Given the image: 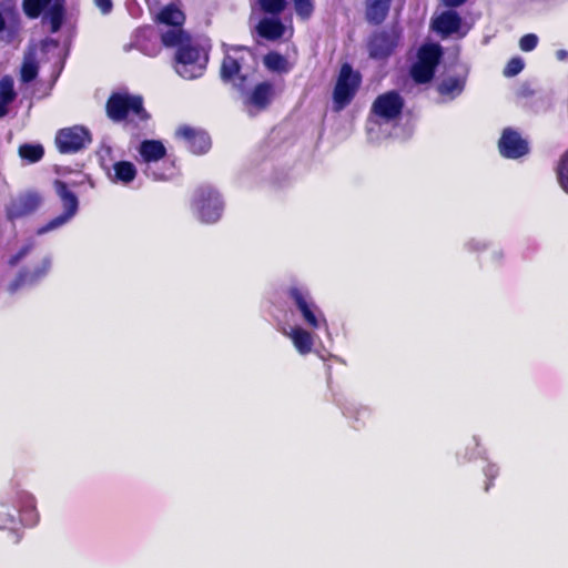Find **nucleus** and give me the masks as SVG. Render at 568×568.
Instances as JSON below:
<instances>
[{
	"label": "nucleus",
	"mask_w": 568,
	"mask_h": 568,
	"mask_svg": "<svg viewBox=\"0 0 568 568\" xmlns=\"http://www.w3.org/2000/svg\"><path fill=\"white\" fill-rule=\"evenodd\" d=\"M223 47L221 78L241 93L244 110L250 115H255L271 103L274 95L273 84L261 82L250 90L257 67L255 54L245 47Z\"/></svg>",
	"instance_id": "nucleus-1"
},
{
	"label": "nucleus",
	"mask_w": 568,
	"mask_h": 568,
	"mask_svg": "<svg viewBox=\"0 0 568 568\" xmlns=\"http://www.w3.org/2000/svg\"><path fill=\"white\" fill-rule=\"evenodd\" d=\"M162 44L175 48L174 70L183 79L193 80L203 75L209 61L206 48L191 38L183 29L162 32Z\"/></svg>",
	"instance_id": "nucleus-2"
},
{
	"label": "nucleus",
	"mask_w": 568,
	"mask_h": 568,
	"mask_svg": "<svg viewBox=\"0 0 568 568\" xmlns=\"http://www.w3.org/2000/svg\"><path fill=\"white\" fill-rule=\"evenodd\" d=\"M9 506H12L13 509L21 514V521L24 525L33 526L38 521L36 499L30 493L26 490H11L0 495V509H8ZM17 525L13 514L0 510V529L8 530L9 540L13 544L20 539Z\"/></svg>",
	"instance_id": "nucleus-3"
},
{
	"label": "nucleus",
	"mask_w": 568,
	"mask_h": 568,
	"mask_svg": "<svg viewBox=\"0 0 568 568\" xmlns=\"http://www.w3.org/2000/svg\"><path fill=\"white\" fill-rule=\"evenodd\" d=\"M404 100L399 93L389 91L376 98L372 105V118L367 122V136L371 142L378 143L386 138L388 125L402 113Z\"/></svg>",
	"instance_id": "nucleus-4"
},
{
	"label": "nucleus",
	"mask_w": 568,
	"mask_h": 568,
	"mask_svg": "<svg viewBox=\"0 0 568 568\" xmlns=\"http://www.w3.org/2000/svg\"><path fill=\"white\" fill-rule=\"evenodd\" d=\"M141 163L144 164L143 173L154 181H166L175 175L173 163L162 161L166 154V149L161 141L144 140L139 149Z\"/></svg>",
	"instance_id": "nucleus-5"
},
{
	"label": "nucleus",
	"mask_w": 568,
	"mask_h": 568,
	"mask_svg": "<svg viewBox=\"0 0 568 568\" xmlns=\"http://www.w3.org/2000/svg\"><path fill=\"white\" fill-rule=\"evenodd\" d=\"M287 295L294 305L301 321L312 331L327 328V320L324 312L315 303L310 290L304 285H292Z\"/></svg>",
	"instance_id": "nucleus-6"
},
{
	"label": "nucleus",
	"mask_w": 568,
	"mask_h": 568,
	"mask_svg": "<svg viewBox=\"0 0 568 568\" xmlns=\"http://www.w3.org/2000/svg\"><path fill=\"white\" fill-rule=\"evenodd\" d=\"M106 112L113 121L125 120L135 125L146 121L149 118L143 108L142 98L128 92L113 93L106 103Z\"/></svg>",
	"instance_id": "nucleus-7"
},
{
	"label": "nucleus",
	"mask_w": 568,
	"mask_h": 568,
	"mask_svg": "<svg viewBox=\"0 0 568 568\" xmlns=\"http://www.w3.org/2000/svg\"><path fill=\"white\" fill-rule=\"evenodd\" d=\"M191 209L199 221L210 224L221 219L224 202L215 189L201 186L193 194Z\"/></svg>",
	"instance_id": "nucleus-8"
},
{
	"label": "nucleus",
	"mask_w": 568,
	"mask_h": 568,
	"mask_svg": "<svg viewBox=\"0 0 568 568\" xmlns=\"http://www.w3.org/2000/svg\"><path fill=\"white\" fill-rule=\"evenodd\" d=\"M443 55L442 47L438 43H426L420 47L417 61L410 69V75L417 83L429 82L435 69Z\"/></svg>",
	"instance_id": "nucleus-9"
},
{
	"label": "nucleus",
	"mask_w": 568,
	"mask_h": 568,
	"mask_svg": "<svg viewBox=\"0 0 568 568\" xmlns=\"http://www.w3.org/2000/svg\"><path fill=\"white\" fill-rule=\"evenodd\" d=\"M23 9L30 18H37L43 12L51 32H57L64 17V0H23Z\"/></svg>",
	"instance_id": "nucleus-10"
},
{
	"label": "nucleus",
	"mask_w": 568,
	"mask_h": 568,
	"mask_svg": "<svg viewBox=\"0 0 568 568\" xmlns=\"http://www.w3.org/2000/svg\"><path fill=\"white\" fill-rule=\"evenodd\" d=\"M55 192L61 199L62 205H63V213L59 216L52 219L49 221L45 225L39 227L36 231L37 235H43L48 232L54 231L64 224H67L71 219L77 214L78 212V197L73 192H71L67 184L61 181H55L54 183Z\"/></svg>",
	"instance_id": "nucleus-11"
},
{
	"label": "nucleus",
	"mask_w": 568,
	"mask_h": 568,
	"mask_svg": "<svg viewBox=\"0 0 568 568\" xmlns=\"http://www.w3.org/2000/svg\"><path fill=\"white\" fill-rule=\"evenodd\" d=\"M361 83V77L349 64H343L333 93L336 110L344 109L354 98Z\"/></svg>",
	"instance_id": "nucleus-12"
},
{
	"label": "nucleus",
	"mask_w": 568,
	"mask_h": 568,
	"mask_svg": "<svg viewBox=\"0 0 568 568\" xmlns=\"http://www.w3.org/2000/svg\"><path fill=\"white\" fill-rule=\"evenodd\" d=\"M159 38H161V32L159 33L153 27H140L132 32L130 42L124 45V50L135 49L144 55L155 57L161 51Z\"/></svg>",
	"instance_id": "nucleus-13"
},
{
	"label": "nucleus",
	"mask_w": 568,
	"mask_h": 568,
	"mask_svg": "<svg viewBox=\"0 0 568 568\" xmlns=\"http://www.w3.org/2000/svg\"><path fill=\"white\" fill-rule=\"evenodd\" d=\"M90 142V132L82 125L61 129L55 136V144L61 153H75Z\"/></svg>",
	"instance_id": "nucleus-14"
},
{
	"label": "nucleus",
	"mask_w": 568,
	"mask_h": 568,
	"mask_svg": "<svg viewBox=\"0 0 568 568\" xmlns=\"http://www.w3.org/2000/svg\"><path fill=\"white\" fill-rule=\"evenodd\" d=\"M42 204V196L34 191H28L12 199L6 207L10 221L24 217L36 212Z\"/></svg>",
	"instance_id": "nucleus-15"
},
{
	"label": "nucleus",
	"mask_w": 568,
	"mask_h": 568,
	"mask_svg": "<svg viewBox=\"0 0 568 568\" xmlns=\"http://www.w3.org/2000/svg\"><path fill=\"white\" fill-rule=\"evenodd\" d=\"M52 266V258L49 255L43 256L32 266L23 268L18 277L10 284V292H16L22 285L34 284L44 278Z\"/></svg>",
	"instance_id": "nucleus-16"
},
{
	"label": "nucleus",
	"mask_w": 568,
	"mask_h": 568,
	"mask_svg": "<svg viewBox=\"0 0 568 568\" xmlns=\"http://www.w3.org/2000/svg\"><path fill=\"white\" fill-rule=\"evenodd\" d=\"M498 146L500 154L507 159H519L529 152L528 141L513 129L504 130Z\"/></svg>",
	"instance_id": "nucleus-17"
},
{
	"label": "nucleus",
	"mask_w": 568,
	"mask_h": 568,
	"mask_svg": "<svg viewBox=\"0 0 568 568\" xmlns=\"http://www.w3.org/2000/svg\"><path fill=\"white\" fill-rule=\"evenodd\" d=\"M176 136L195 154L205 153L211 146V140L206 132L189 125L180 126L176 130Z\"/></svg>",
	"instance_id": "nucleus-18"
},
{
	"label": "nucleus",
	"mask_w": 568,
	"mask_h": 568,
	"mask_svg": "<svg viewBox=\"0 0 568 568\" xmlns=\"http://www.w3.org/2000/svg\"><path fill=\"white\" fill-rule=\"evenodd\" d=\"M433 28L443 37L452 34L465 37L468 31V29L464 27L460 16L453 10L445 11L435 18L433 21Z\"/></svg>",
	"instance_id": "nucleus-19"
},
{
	"label": "nucleus",
	"mask_w": 568,
	"mask_h": 568,
	"mask_svg": "<svg viewBox=\"0 0 568 568\" xmlns=\"http://www.w3.org/2000/svg\"><path fill=\"white\" fill-rule=\"evenodd\" d=\"M282 334L291 339L296 352L305 356L313 351V346L315 344V334L301 325H293L288 327H283L281 329Z\"/></svg>",
	"instance_id": "nucleus-20"
},
{
	"label": "nucleus",
	"mask_w": 568,
	"mask_h": 568,
	"mask_svg": "<svg viewBox=\"0 0 568 568\" xmlns=\"http://www.w3.org/2000/svg\"><path fill=\"white\" fill-rule=\"evenodd\" d=\"M397 39L398 37L394 31L374 34L368 44L371 57L374 59L388 57L397 44Z\"/></svg>",
	"instance_id": "nucleus-21"
},
{
	"label": "nucleus",
	"mask_w": 568,
	"mask_h": 568,
	"mask_svg": "<svg viewBox=\"0 0 568 568\" xmlns=\"http://www.w3.org/2000/svg\"><path fill=\"white\" fill-rule=\"evenodd\" d=\"M105 172L112 183L122 185L133 182L138 174L135 165L129 161H115Z\"/></svg>",
	"instance_id": "nucleus-22"
},
{
	"label": "nucleus",
	"mask_w": 568,
	"mask_h": 568,
	"mask_svg": "<svg viewBox=\"0 0 568 568\" xmlns=\"http://www.w3.org/2000/svg\"><path fill=\"white\" fill-rule=\"evenodd\" d=\"M466 73L458 75H447L442 79L437 85V91L444 102L456 99L465 89Z\"/></svg>",
	"instance_id": "nucleus-23"
},
{
	"label": "nucleus",
	"mask_w": 568,
	"mask_h": 568,
	"mask_svg": "<svg viewBox=\"0 0 568 568\" xmlns=\"http://www.w3.org/2000/svg\"><path fill=\"white\" fill-rule=\"evenodd\" d=\"M158 18L162 23L166 24L161 30V33L172 29H182L181 26L184 22V13L176 6L172 4L171 1L162 6Z\"/></svg>",
	"instance_id": "nucleus-24"
},
{
	"label": "nucleus",
	"mask_w": 568,
	"mask_h": 568,
	"mask_svg": "<svg viewBox=\"0 0 568 568\" xmlns=\"http://www.w3.org/2000/svg\"><path fill=\"white\" fill-rule=\"evenodd\" d=\"M14 81L11 77L4 75L0 79V119L9 113V106L16 100Z\"/></svg>",
	"instance_id": "nucleus-25"
},
{
	"label": "nucleus",
	"mask_w": 568,
	"mask_h": 568,
	"mask_svg": "<svg viewBox=\"0 0 568 568\" xmlns=\"http://www.w3.org/2000/svg\"><path fill=\"white\" fill-rule=\"evenodd\" d=\"M257 32L265 39L275 40L284 34L285 28L277 18H264L257 26Z\"/></svg>",
	"instance_id": "nucleus-26"
},
{
	"label": "nucleus",
	"mask_w": 568,
	"mask_h": 568,
	"mask_svg": "<svg viewBox=\"0 0 568 568\" xmlns=\"http://www.w3.org/2000/svg\"><path fill=\"white\" fill-rule=\"evenodd\" d=\"M390 0H367V19L372 22H382L389 9Z\"/></svg>",
	"instance_id": "nucleus-27"
},
{
	"label": "nucleus",
	"mask_w": 568,
	"mask_h": 568,
	"mask_svg": "<svg viewBox=\"0 0 568 568\" xmlns=\"http://www.w3.org/2000/svg\"><path fill=\"white\" fill-rule=\"evenodd\" d=\"M264 64L268 70L275 72H287L290 70L286 58L275 52H271L264 57Z\"/></svg>",
	"instance_id": "nucleus-28"
},
{
	"label": "nucleus",
	"mask_w": 568,
	"mask_h": 568,
	"mask_svg": "<svg viewBox=\"0 0 568 568\" xmlns=\"http://www.w3.org/2000/svg\"><path fill=\"white\" fill-rule=\"evenodd\" d=\"M43 148L40 144H23L19 148V155L29 163H36L43 156Z\"/></svg>",
	"instance_id": "nucleus-29"
},
{
	"label": "nucleus",
	"mask_w": 568,
	"mask_h": 568,
	"mask_svg": "<svg viewBox=\"0 0 568 568\" xmlns=\"http://www.w3.org/2000/svg\"><path fill=\"white\" fill-rule=\"evenodd\" d=\"M38 74V65L34 60V57L31 54L26 55L22 68H21V79L23 82L32 81Z\"/></svg>",
	"instance_id": "nucleus-30"
},
{
	"label": "nucleus",
	"mask_w": 568,
	"mask_h": 568,
	"mask_svg": "<svg viewBox=\"0 0 568 568\" xmlns=\"http://www.w3.org/2000/svg\"><path fill=\"white\" fill-rule=\"evenodd\" d=\"M36 241L29 240L27 243H24L16 253L11 254L8 264L11 267L17 266L21 261H23L34 248Z\"/></svg>",
	"instance_id": "nucleus-31"
},
{
	"label": "nucleus",
	"mask_w": 568,
	"mask_h": 568,
	"mask_svg": "<svg viewBox=\"0 0 568 568\" xmlns=\"http://www.w3.org/2000/svg\"><path fill=\"white\" fill-rule=\"evenodd\" d=\"M557 176L562 190L568 193V150L560 158L557 165Z\"/></svg>",
	"instance_id": "nucleus-32"
},
{
	"label": "nucleus",
	"mask_w": 568,
	"mask_h": 568,
	"mask_svg": "<svg viewBox=\"0 0 568 568\" xmlns=\"http://www.w3.org/2000/svg\"><path fill=\"white\" fill-rule=\"evenodd\" d=\"M295 11L298 17L302 19H307L311 17L313 12V2L312 0H293Z\"/></svg>",
	"instance_id": "nucleus-33"
},
{
	"label": "nucleus",
	"mask_w": 568,
	"mask_h": 568,
	"mask_svg": "<svg viewBox=\"0 0 568 568\" xmlns=\"http://www.w3.org/2000/svg\"><path fill=\"white\" fill-rule=\"evenodd\" d=\"M261 8L268 13H280L285 4V0H258Z\"/></svg>",
	"instance_id": "nucleus-34"
},
{
	"label": "nucleus",
	"mask_w": 568,
	"mask_h": 568,
	"mask_svg": "<svg viewBox=\"0 0 568 568\" xmlns=\"http://www.w3.org/2000/svg\"><path fill=\"white\" fill-rule=\"evenodd\" d=\"M100 162L104 171H106L112 165V148L110 145L103 144L98 152Z\"/></svg>",
	"instance_id": "nucleus-35"
},
{
	"label": "nucleus",
	"mask_w": 568,
	"mask_h": 568,
	"mask_svg": "<svg viewBox=\"0 0 568 568\" xmlns=\"http://www.w3.org/2000/svg\"><path fill=\"white\" fill-rule=\"evenodd\" d=\"M524 69V61L520 58H513L506 65L504 74L506 77L517 75Z\"/></svg>",
	"instance_id": "nucleus-36"
},
{
	"label": "nucleus",
	"mask_w": 568,
	"mask_h": 568,
	"mask_svg": "<svg viewBox=\"0 0 568 568\" xmlns=\"http://www.w3.org/2000/svg\"><path fill=\"white\" fill-rule=\"evenodd\" d=\"M538 44V37L534 33L524 36L519 41V47L523 51H531Z\"/></svg>",
	"instance_id": "nucleus-37"
},
{
	"label": "nucleus",
	"mask_w": 568,
	"mask_h": 568,
	"mask_svg": "<svg viewBox=\"0 0 568 568\" xmlns=\"http://www.w3.org/2000/svg\"><path fill=\"white\" fill-rule=\"evenodd\" d=\"M467 246L473 252H480V251L487 248L488 243L483 239H471L467 243Z\"/></svg>",
	"instance_id": "nucleus-38"
},
{
	"label": "nucleus",
	"mask_w": 568,
	"mask_h": 568,
	"mask_svg": "<svg viewBox=\"0 0 568 568\" xmlns=\"http://www.w3.org/2000/svg\"><path fill=\"white\" fill-rule=\"evenodd\" d=\"M97 7L102 11V13H109L112 10V1L111 0H94Z\"/></svg>",
	"instance_id": "nucleus-39"
},
{
	"label": "nucleus",
	"mask_w": 568,
	"mask_h": 568,
	"mask_svg": "<svg viewBox=\"0 0 568 568\" xmlns=\"http://www.w3.org/2000/svg\"><path fill=\"white\" fill-rule=\"evenodd\" d=\"M8 31V36L11 37L13 31L12 27H6L4 17L0 13V39H4V33Z\"/></svg>",
	"instance_id": "nucleus-40"
},
{
	"label": "nucleus",
	"mask_w": 568,
	"mask_h": 568,
	"mask_svg": "<svg viewBox=\"0 0 568 568\" xmlns=\"http://www.w3.org/2000/svg\"><path fill=\"white\" fill-rule=\"evenodd\" d=\"M170 1L171 0H145L146 4L152 11L160 9L162 6Z\"/></svg>",
	"instance_id": "nucleus-41"
},
{
	"label": "nucleus",
	"mask_w": 568,
	"mask_h": 568,
	"mask_svg": "<svg viewBox=\"0 0 568 568\" xmlns=\"http://www.w3.org/2000/svg\"><path fill=\"white\" fill-rule=\"evenodd\" d=\"M126 7H128V10L130 11V13L133 17H138L139 16L140 8H139V4H138V2L135 0H128Z\"/></svg>",
	"instance_id": "nucleus-42"
},
{
	"label": "nucleus",
	"mask_w": 568,
	"mask_h": 568,
	"mask_svg": "<svg viewBox=\"0 0 568 568\" xmlns=\"http://www.w3.org/2000/svg\"><path fill=\"white\" fill-rule=\"evenodd\" d=\"M498 474V468L495 466V465H488L486 468H485V475L486 477L488 478H494L496 477Z\"/></svg>",
	"instance_id": "nucleus-43"
},
{
	"label": "nucleus",
	"mask_w": 568,
	"mask_h": 568,
	"mask_svg": "<svg viewBox=\"0 0 568 568\" xmlns=\"http://www.w3.org/2000/svg\"><path fill=\"white\" fill-rule=\"evenodd\" d=\"M466 0H443V2L447 6V7H457V6H460L465 2Z\"/></svg>",
	"instance_id": "nucleus-44"
},
{
	"label": "nucleus",
	"mask_w": 568,
	"mask_h": 568,
	"mask_svg": "<svg viewBox=\"0 0 568 568\" xmlns=\"http://www.w3.org/2000/svg\"><path fill=\"white\" fill-rule=\"evenodd\" d=\"M556 57H557V59H558V60H560V61L568 60V51H566V50H558V51L556 52Z\"/></svg>",
	"instance_id": "nucleus-45"
},
{
	"label": "nucleus",
	"mask_w": 568,
	"mask_h": 568,
	"mask_svg": "<svg viewBox=\"0 0 568 568\" xmlns=\"http://www.w3.org/2000/svg\"><path fill=\"white\" fill-rule=\"evenodd\" d=\"M494 255L497 257V258H501L503 257V252L500 250H496L494 251Z\"/></svg>",
	"instance_id": "nucleus-46"
},
{
	"label": "nucleus",
	"mask_w": 568,
	"mask_h": 568,
	"mask_svg": "<svg viewBox=\"0 0 568 568\" xmlns=\"http://www.w3.org/2000/svg\"><path fill=\"white\" fill-rule=\"evenodd\" d=\"M367 409L366 408H363V414H367Z\"/></svg>",
	"instance_id": "nucleus-47"
}]
</instances>
